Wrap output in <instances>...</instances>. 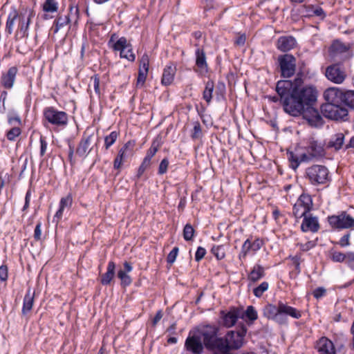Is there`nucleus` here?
<instances>
[{
  "mask_svg": "<svg viewBox=\"0 0 354 354\" xmlns=\"http://www.w3.org/2000/svg\"><path fill=\"white\" fill-rule=\"evenodd\" d=\"M277 95L267 97L273 102H279L286 113L294 117L301 115L305 108L314 106L318 92L313 85H304L303 74L297 73L293 81L279 80L276 85Z\"/></svg>",
  "mask_w": 354,
  "mask_h": 354,
  "instance_id": "1",
  "label": "nucleus"
},
{
  "mask_svg": "<svg viewBox=\"0 0 354 354\" xmlns=\"http://www.w3.org/2000/svg\"><path fill=\"white\" fill-rule=\"evenodd\" d=\"M263 314L268 319L280 325L288 324L287 316L294 319H299L301 317L299 310L281 301H278L277 305L268 304L265 306L263 308Z\"/></svg>",
  "mask_w": 354,
  "mask_h": 354,
  "instance_id": "2",
  "label": "nucleus"
},
{
  "mask_svg": "<svg viewBox=\"0 0 354 354\" xmlns=\"http://www.w3.org/2000/svg\"><path fill=\"white\" fill-rule=\"evenodd\" d=\"M246 332V327L242 326L237 330L228 331L224 337H219L218 341V354H232L231 353L232 350L240 348L243 344Z\"/></svg>",
  "mask_w": 354,
  "mask_h": 354,
  "instance_id": "3",
  "label": "nucleus"
},
{
  "mask_svg": "<svg viewBox=\"0 0 354 354\" xmlns=\"http://www.w3.org/2000/svg\"><path fill=\"white\" fill-rule=\"evenodd\" d=\"M305 177L314 186L326 185L330 180L328 168L321 165H313L307 167Z\"/></svg>",
  "mask_w": 354,
  "mask_h": 354,
  "instance_id": "4",
  "label": "nucleus"
},
{
  "mask_svg": "<svg viewBox=\"0 0 354 354\" xmlns=\"http://www.w3.org/2000/svg\"><path fill=\"white\" fill-rule=\"evenodd\" d=\"M306 152L301 155V161L309 162L324 156V144L313 137L308 138L304 147Z\"/></svg>",
  "mask_w": 354,
  "mask_h": 354,
  "instance_id": "5",
  "label": "nucleus"
},
{
  "mask_svg": "<svg viewBox=\"0 0 354 354\" xmlns=\"http://www.w3.org/2000/svg\"><path fill=\"white\" fill-rule=\"evenodd\" d=\"M323 115L333 120H346L348 110L342 104H324L321 106Z\"/></svg>",
  "mask_w": 354,
  "mask_h": 354,
  "instance_id": "6",
  "label": "nucleus"
},
{
  "mask_svg": "<svg viewBox=\"0 0 354 354\" xmlns=\"http://www.w3.org/2000/svg\"><path fill=\"white\" fill-rule=\"evenodd\" d=\"M45 119L51 124L64 127L68 123V115L64 111H58L54 107H47L44 111Z\"/></svg>",
  "mask_w": 354,
  "mask_h": 354,
  "instance_id": "7",
  "label": "nucleus"
},
{
  "mask_svg": "<svg viewBox=\"0 0 354 354\" xmlns=\"http://www.w3.org/2000/svg\"><path fill=\"white\" fill-rule=\"evenodd\" d=\"M313 207L311 196L307 194H302L293 206L292 213L295 218H300L308 214Z\"/></svg>",
  "mask_w": 354,
  "mask_h": 354,
  "instance_id": "8",
  "label": "nucleus"
},
{
  "mask_svg": "<svg viewBox=\"0 0 354 354\" xmlns=\"http://www.w3.org/2000/svg\"><path fill=\"white\" fill-rule=\"evenodd\" d=\"M281 76L286 78L292 77L296 71V59L290 54L281 55L278 58Z\"/></svg>",
  "mask_w": 354,
  "mask_h": 354,
  "instance_id": "9",
  "label": "nucleus"
},
{
  "mask_svg": "<svg viewBox=\"0 0 354 354\" xmlns=\"http://www.w3.org/2000/svg\"><path fill=\"white\" fill-rule=\"evenodd\" d=\"M328 221L331 227L336 229H348L354 227V218L346 212L339 215L328 216Z\"/></svg>",
  "mask_w": 354,
  "mask_h": 354,
  "instance_id": "10",
  "label": "nucleus"
},
{
  "mask_svg": "<svg viewBox=\"0 0 354 354\" xmlns=\"http://www.w3.org/2000/svg\"><path fill=\"white\" fill-rule=\"evenodd\" d=\"M216 329L214 327L207 326L202 331V337L205 346L214 350V354H218L219 346L218 341L219 338L216 337Z\"/></svg>",
  "mask_w": 354,
  "mask_h": 354,
  "instance_id": "11",
  "label": "nucleus"
},
{
  "mask_svg": "<svg viewBox=\"0 0 354 354\" xmlns=\"http://www.w3.org/2000/svg\"><path fill=\"white\" fill-rule=\"evenodd\" d=\"M301 115L308 122V123L314 127H319L323 125L324 120L314 106L305 108L301 111Z\"/></svg>",
  "mask_w": 354,
  "mask_h": 354,
  "instance_id": "12",
  "label": "nucleus"
},
{
  "mask_svg": "<svg viewBox=\"0 0 354 354\" xmlns=\"http://www.w3.org/2000/svg\"><path fill=\"white\" fill-rule=\"evenodd\" d=\"M324 96L327 102L326 104H344L346 91L336 87H331L324 91Z\"/></svg>",
  "mask_w": 354,
  "mask_h": 354,
  "instance_id": "13",
  "label": "nucleus"
},
{
  "mask_svg": "<svg viewBox=\"0 0 354 354\" xmlns=\"http://www.w3.org/2000/svg\"><path fill=\"white\" fill-rule=\"evenodd\" d=\"M114 50L120 52V57L125 58L129 61L133 62L136 56L132 52L131 46L127 43L125 37H120L113 46Z\"/></svg>",
  "mask_w": 354,
  "mask_h": 354,
  "instance_id": "14",
  "label": "nucleus"
},
{
  "mask_svg": "<svg viewBox=\"0 0 354 354\" xmlns=\"http://www.w3.org/2000/svg\"><path fill=\"white\" fill-rule=\"evenodd\" d=\"M325 75L328 80L335 84L342 83L346 77L345 72L338 64L328 66Z\"/></svg>",
  "mask_w": 354,
  "mask_h": 354,
  "instance_id": "15",
  "label": "nucleus"
},
{
  "mask_svg": "<svg viewBox=\"0 0 354 354\" xmlns=\"http://www.w3.org/2000/svg\"><path fill=\"white\" fill-rule=\"evenodd\" d=\"M16 24H17L16 37L18 39L20 32H22V18L16 10H14L8 15L6 27V32L8 34H12Z\"/></svg>",
  "mask_w": 354,
  "mask_h": 354,
  "instance_id": "16",
  "label": "nucleus"
},
{
  "mask_svg": "<svg viewBox=\"0 0 354 354\" xmlns=\"http://www.w3.org/2000/svg\"><path fill=\"white\" fill-rule=\"evenodd\" d=\"M185 348L193 354H201L203 351L201 339L196 335L187 337L185 342Z\"/></svg>",
  "mask_w": 354,
  "mask_h": 354,
  "instance_id": "17",
  "label": "nucleus"
},
{
  "mask_svg": "<svg viewBox=\"0 0 354 354\" xmlns=\"http://www.w3.org/2000/svg\"><path fill=\"white\" fill-rule=\"evenodd\" d=\"M315 348L318 354H336L333 342L326 337H321L317 342Z\"/></svg>",
  "mask_w": 354,
  "mask_h": 354,
  "instance_id": "18",
  "label": "nucleus"
},
{
  "mask_svg": "<svg viewBox=\"0 0 354 354\" xmlns=\"http://www.w3.org/2000/svg\"><path fill=\"white\" fill-rule=\"evenodd\" d=\"M222 324L227 328L233 326L240 317V310L232 308L228 312L221 311Z\"/></svg>",
  "mask_w": 354,
  "mask_h": 354,
  "instance_id": "19",
  "label": "nucleus"
},
{
  "mask_svg": "<svg viewBox=\"0 0 354 354\" xmlns=\"http://www.w3.org/2000/svg\"><path fill=\"white\" fill-rule=\"evenodd\" d=\"M263 244V241L259 239H255L253 242H251L249 239H247L242 245L241 251L239 255V259H245L250 251L254 252L258 251Z\"/></svg>",
  "mask_w": 354,
  "mask_h": 354,
  "instance_id": "20",
  "label": "nucleus"
},
{
  "mask_svg": "<svg viewBox=\"0 0 354 354\" xmlns=\"http://www.w3.org/2000/svg\"><path fill=\"white\" fill-rule=\"evenodd\" d=\"M304 220L301 225V229L303 232H316L319 229V224L318 219L316 216L312 214H306L303 216Z\"/></svg>",
  "mask_w": 354,
  "mask_h": 354,
  "instance_id": "21",
  "label": "nucleus"
},
{
  "mask_svg": "<svg viewBox=\"0 0 354 354\" xmlns=\"http://www.w3.org/2000/svg\"><path fill=\"white\" fill-rule=\"evenodd\" d=\"M93 139V136H84L78 145L76 149V153L82 158L86 157L88 153L91 151V144Z\"/></svg>",
  "mask_w": 354,
  "mask_h": 354,
  "instance_id": "22",
  "label": "nucleus"
},
{
  "mask_svg": "<svg viewBox=\"0 0 354 354\" xmlns=\"http://www.w3.org/2000/svg\"><path fill=\"white\" fill-rule=\"evenodd\" d=\"M131 144L130 142H127L118 151V154L114 160L113 167L115 169H120L122 162L127 158L128 156L131 155L132 149H130Z\"/></svg>",
  "mask_w": 354,
  "mask_h": 354,
  "instance_id": "23",
  "label": "nucleus"
},
{
  "mask_svg": "<svg viewBox=\"0 0 354 354\" xmlns=\"http://www.w3.org/2000/svg\"><path fill=\"white\" fill-rule=\"evenodd\" d=\"M297 44L296 39L292 36H282L277 40V48L282 52H287L294 48Z\"/></svg>",
  "mask_w": 354,
  "mask_h": 354,
  "instance_id": "24",
  "label": "nucleus"
},
{
  "mask_svg": "<svg viewBox=\"0 0 354 354\" xmlns=\"http://www.w3.org/2000/svg\"><path fill=\"white\" fill-rule=\"evenodd\" d=\"M72 203L73 198L71 194H68L66 196L62 198L59 203V208L54 216L53 222L58 223L62 218L64 209H69L71 207Z\"/></svg>",
  "mask_w": 354,
  "mask_h": 354,
  "instance_id": "25",
  "label": "nucleus"
},
{
  "mask_svg": "<svg viewBox=\"0 0 354 354\" xmlns=\"http://www.w3.org/2000/svg\"><path fill=\"white\" fill-rule=\"evenodd\" d=\"M123 265L124 270H120L118 272V277L121 281V285L124 287H126L129 286L132 282L131 278L128 274V273L132 271L133 268L131 265L127 261H125Z\"/></svg>",
  "mask_w": 354,
  "mask_h": 354,
  "instance_id": "26",
  "label": "nucleus"
},
{
  "mask_svg": "<svg viewBox=\"0 0 354 354\" xmlns=\"http://www.w3.org/2000/svg\"><path fill=\"white\" fill-rule=\"evenodd\" d=\"M17 73V68L15 66H12L8 69L6 73L2 75L1 81L4 88H12Z\"/></svg>",
  "mask_w": 354,
  "mask_h": 354,
  "instance_id": "27",
  "label": "nucleus"
},
{
  "mask_svg": "<svg viewBox=\"0 0 354 354\" xmlns=\"http://www.w3.org/2000/svg\"><path fill=\"white\" fill-rule=\"evenodd\" d=\"M115 264L113 261H109L107 266V271L103 274L100 279V283L106 286L111 283L115 276Z\"/></svg>",
  "mask_w": 354,
  "mask_h": 354,
  "instance_id": "28",
  "label": "nucleus"
},
{
  "mask_svg": "<svg viewBox=\"0 0 354 354\" xmlns=\"http://www.w3.org/2000/svg\"><path fill=\"white\" fill-rule=\"evenodd\" d=\"M176 73V67L173 65L167 66L162 73V84L168 86L170 85L174 81V77Z\"/></svg>",
  "mask_w": 354,
  "mask_h": 354,
  "instance_id": "29",
  "label": "nucleus"
},
{
  "mask_svg": "<svg viewBox=\"0 0 354 354\" xmlns=\"http://www.w3.org/2000/svg\"><path fill=\"white\" fill-rule=\"evenodd\" d=\"M265 276V268L259 265L256 264L252 268L248 274V279L252 282H256Z\"/></svg>",
  "mask_w": 354,
  "mask_h": 354,
  "instance_id": "30",
  "label": "nucleus"
},
{
  "mask_svg": "<svg viewBox=\"0 0 354 354\" xmlns=\"http://www.w3.org/2000/svg\"><path fill=\"white\" fill-rule=\"evenodd\" d=\"M196 64L199 68L200 72L202 73H206L207 71V64L203 50L198 48L196 51Z\"/></svg>",
  "mask_w": 354,
  "mask_h": 354,
  "instance_id": "31",
  "label": "nucleus"
},
{
  "mask_svg": "<svg viewBox=\"0 0 354 354\" xmlns=\"http://www.w3.org/2000/svg\"><path fill=\"white\" fill-rule=\"evenodd\" d=\"M344 142V135L342 133H338L331 137L328 142V148H334L336 151L341 149Z\"/></svg>",
  "mask_w": 354,
  "mask_h": 354,
  "instance_id": "32",
  "label": "nucleus"
},
{
  "mask_svg": "<svg viewBox=\"0 0 354 354\" xmlns=\"http://www.w3.org/2000/svg\"><path fill=\"white\" fill-rule=\"evenodd\" d=\"M214 88V82L212 80H208L205 84V90L203 93V97L207 104H209L212 100Z\"/></svg>",
  "mask_w": 354,
  "mask_h": 354,
  "instance_id": "33",
  "label": "nucleus"
},
{
  "mask_svg": "<svg viewBox=\"0 0 354 354\" xmlns=\"http://www.w3.org/2000/svg\"><path fill=\"white\" fill-rule=\"evenodd\" d=\"M68 19L69 23H73L76 24L79 20V9L77 6H71L69 9V12L66 15Z\"/></svg>",
  "mask_w": 354,
  "mask_h": 354,
  "instance_id": "34",
  "label": "nucleus"
},
{
  "mask_svg": "<svg viewBox=\"0 0 354 354\" xmlns=\"http://www.w3.org/2000/svg\"><path fill=\"white\" fill-rule=\"evenodd\" d=\"M211 252L218 260H221L225 257V250L223 245H214Z\"/></svg>",
  "mask_w": 354,
  "mask_h": 354,
  "instance_id": "35",
  "label": "nucleus"
},
{
  "mask_svg": "<svg viewBox=\"0 0 354 354\" xmlns=\"http://www.w3.org/2000/svg\"><path fill=\"white\" fill-rule=\"evenodd\" d=\"M68 19L67 18L66 15H60L57 18V19L55 21V32H57L61 28H63L64 26L69 24Z\"/></svg>",
  "mask_w": 354,
  "mask_h": 354,
  "instance_id": "36",
  "label": "nucleus"
},
{
  "mask_svg": "<svg viewBox=\"0 0 354 354\" xmlns=\"http://www.w3.org/2000/svg\"><path fill=\"white\" fill-rule=\"evenodd\" d=\"M34 300V292L30 293V290L28 291L25 299L24 301V310H30L33 304Z\"/></svg>",
  "mask_w": 354,
  "mask_h": 354,
  "instance_id": "37",
  "label": "nucleus"
},
{
  "mask_svg": "<svg viewBox=\"0 0 354 354\" xmlns=\"http://www.w3.org/2000/svg\"><path fill=\"white\" fill-rule=\"evenodd\" d=\"M21 133V129L19 127H13L6 133V138L8 140L12 141L15 138L20 136Z\"/></svg>",
  "mask_w": 354,
  "mask_h": 354,
  "instance_id": "38",
  "label": "nucleus"
},
{
  "mask_svg": "<svg viewBox=\"0 0 354 354\" xmlns=\"http://www.w3.org/2000/svg\"><path fill=\"white\" fill-rule=\"evenodd\" d=\"M195 230L194 227L189 223L186 224L183 229V238L186 241L192 240Z\"/></svg>",
  "mask_w": 354,
  "mask_h": 354,
  "instance_id": "39",
  "label": "nucleus"
},
{
  "mask_svg": "<svg viewBox=\"0 0 354 354\" xmlns=\"http://www.w3.org/2000/svg\"><path fill=\"white\" fill-rule=\"evenodd\" d=\"M8 122L11 126L16 124L20 125L21 121L19 115L14 111H10L8 114Z\"/></svg>",
  "mask_w": 354,
  "mask_h": 354,
  "instance_id": "40",
  "label": "nucleus"
},
{
  "mask_svg": "<svg viewBox=\"0 0 354 354\" xmlns=\"http://www.w3.org/2000/svg\"><path fill=\"white\" fill-rule=\"evenodd\" d=\"M118 136V133L116 131H112L109 136L104 138V147L106 149H108L111 145L114 144Z\"/></svg>",
  "mask_w": 354,
  "mask_h": 354,
  "instance_id": "41",
  "label": "nucleus"
},
{
  "mask_svg": "<svg viewBox=\"0 0 354 354\" xmlns=\"http://www.w3.org/2000/svg\"><path fill=\"white\" fill-rule=\"evenodd\" d=\"M269 284L266 281L262 282L259 286L253 290V293L257 297H261L268 290Z\"/></svg>",
  "mask_w": 354,
  "mask_h": 354,
  "instance_id": "42",
  "label": "nucleus"
},
{
  "mask_svg": "<svg viewBox=\"0 0 354 354\" xmlns=\"http://www.w3.org/2000/svg\"><path fill=\"white\" fill-rule=\"evenodd\" d=\"M43 8L46 12H53L57 10V3L55 0H46Z\"/></svg>",
  "mask_w": 354,
  "mask_h": 354,
  "instance_id": "43",
  "label": "nucleus"
},
{
  "mask_svg": "<svg viewBox=\"0 0 354 354\" xmlns=\"http://www.w3.org/2000/svg\"><path fill=\"white\" fill-rule=\"evenodd\" d=\"M344 105H346L354 109V91H346Z\"/></svg>",
  "mask_w": 354,
  "mask_h": 354,
  "instance_id": "44",
  "label": "nucleus"
},
{
  "mask_svg": "<svg viewBox=\"0 0 354 354\" xmlns=\"http://www.w3.org/2000/svg\"><path fill=\"white\" fill-rule=\"evenodd\" d=\"M331 50L336 53H344L348 51V48L341 42H335L331 46Z\"/></svg>",
  "mask_w": 354,
  "mask_h": 354,
  "instance_id": "45",
  "label": "nucleus"
},
{
  "mask_svg": "<svg viewBox=\"0 0 354 354\" xmlns=\"http://www.w3.org/2000/svg\"><path fill=\"white\" fill-rule=\"evenodd\" d=\"M288 160L290 162L291 167L295 170L299 167L300 162H302L301 161V156L298 158L293 153H290Z\"/></svg>",
  "mask_w": 354,
  "mask_h": 354,
  "instance_id": "46",
  "label": "nucleus"
},
{
  "mask_svg": "<svg viewBox=\"0 0 354 354\" xmlns=\"http://www.w3.org/2000/svg\"><path fill=\"white\" fill-rule=\"evenodd\" d=\"M202 136V130L201 124L198 122L194 123L193 132L192 133V138L193 139H198Z\"/></svg>",
  "mask_w": 354,
  "mask_h": 354,
  "instance_id": "47",
  "label": "nucleus"
},
{
  "mask_svg": "<svg viewBox=\"0 0 354 354\" xmlns=\"http://www.w3.org/2000/svg\"><path fill=\"white\" fill-rule=\"evenodd\" d=\"M346 255L340 252H332L331 259L335 262H343L346 259Z\"/></svg>",
  "mask_w": 354,
  "mask_h": 354,
  "instance_id": "48",
  "label": "nucleus"
},
{
  "mask_svg": "<svg viewBox=\"0 0 354 354\" xmlns=\"http://www.w3.org/2000/svg\"><path fill=\"white\" fill-rule=\"evenodd\" d=\"M246 317L250 320H256L257 319V313L252 306H250L245 310Z\"/></svg>",
  "mask_w": 354,
  "mask_h": 354,
  "instance_id": "49",
  "label": "nucleus"
},
{
  "mask_svg": "<svg viewBox=\"0 0 354 354\" xmlns=\"http://www.w3.org/2000/svg\"><path fill=\"white\" fill-rule=\"evenodd\" d=\"M149 58L147 54L142 55L140 62V68L141 70L149 71Z\"/></svg>",
  "mask_w": 354,
  "mask_h": 354,
  "instance_id": "50",
  "label": "nucleus"
},
{
  "mask_svg": "<svg viewBox=\"0 0 354 354\" xmlns=\"http://www.w3.org/2000/svg\"><path fill=\"white\" fill-rule=\"evenodd\" d=\"M178 252V248L175 247L173 248V250L169 253L167 257V261L169 264H172L177 257Z\"/></svg>",
  "mask_w": 354,
  "mask_h": 354,
  "instance_id": "51",
  "label": "nucleus"
},
{
  "mask_svg": "<svg viewBox=\"0 0 354 354\" xmlns=\"http://www.w3.org/2000/svg\"><path fill=\"white\" fill-rule=\"evenodd\" d=\"M148 71L139 69L138 77L137 79V86L143 85L145 82Z\"/></svg>",
  "mask_w": 354,
  "mask_h": 354,
  "instance_id": "52",
  "label": "nucleus"
},
{
  "mask_svg": "<svg viewBox=\"0 0 354 354\" xmlns=\"http://www.w3.org/2000/svg\"><path fill=\"white\" fill-rule=\"evenodd\" d=\"M169 165V161L167 158H164L160 163L158 167V174L162 175L167 172Z\"/></svg>",
  "mask_w": 354,
  "mask_h": 354,
  "instance_id": "53",
  "label": "nucleus"
},
{
  "mask_svg": "<svg viewBox=\"0 0 354 354\" xmlns=\"http://www.w3.org/2000/svg\"><path fill=\"white\" fill-rule=\"evenodd\" d=\"M160 147V145L158 142L153 141L151 147L147 151V153L149 154L151 156H154V155L156 153V152L158 151Z\"/></svg>",
  "mask_w": 354,
  "mask_h": 354,
  "instance_id": "54",
  "label": "nucleus"
},
{
  "mask_svg": "<svg viewBox=\"0 0 354 354\" xmlns=\"http://www.w3.org/2000/svg\"><path fill=\"white\" fill-rule=\"evenodd\" d=\"M91 81L93 82V88L96 94H100V78L97 75H94L91 77Z\"/></svg>",
  "mask_w": 354,
  "mask_h": 354,
  "instance_id": "55",
  "label": "nucleus"
},
{
  "mask_svg": "<svg viewBox=\"0 0 354 354\" xmlns=\"http://www.w3.org/2000/svg\"><path fill=\"white\" fill-rule=\"evenodd\" d=\"M206 254V250L203 247H198L195 254V260L196 261H201Z\"/></svg>",
  "mask_w": 354,
  "mask_h": 354,
  "instance_id": "56",
  "label": "nucleus"
},
{
  "mask_svg": "<svg viewBox=\"0 0 354 354\" xmlns=\"http://www.w3.org/2000/svg\"><path fill=\"white\" fill-rule=\"evenodd\" d=\"M8 279V268L6 266L2 265L0 266V280L2 281H6Z\"/></svg>",
  "mask_w": 354,
  "mask_h": 354,
  "instance_id": "57",
  "label": "nucleus"
},
{
  "mask_svg": "<svg viewBox=\"0 0 354 354\" xmlns=\"http://www.w3.org/2000/svg\"><path fill=\"white\" fill-rule=\"evenodd\" d=\"M349 238H350V234H346L345 235H344L339 240V244L342 246V247H346V246H348L350 245V241H349Z\"/></svg>",
  "mask_w": 354,
  "mask_h": 354,
  "instance_id": "58",
  "label": "nucleus"
},
{
  "mask_svg": "<svg viewBox=\"0 0 354 354\" xmlns=\"http://www.w3.org/2000/svg\"><path fill=\"white\" fill-rule=\"evenodd\" d=\"M326 293V290L324 288H316L313 292V295L316 299H319L322 297Z\"/></svg>",
  "mask_w": 354,
  "mask_h": 354,
  "instance_id": "59",
  "label": "nucleus"
},
{
  "mask_svg": "<svg viewBox=\"0 0 354 354\" xmlns=\"http://www.w3.org/2000/svg\"><path fill=\"white\" fill-rule=\"evenodd\" d=\"M300 249L304 252L308 251L315 246V244L312 241H308L304 244H300Z\"/></svg>",
  "mask_w": 354,
  "mask_h": 354,
  "instance_id": "60",
  "label": "nucleus"
},
{
  "mask_svg": "<svg viewBox=\"0 0 354 354\" xmlns=\"http://www.w3.org/2000/svg\"><path fill=\"white\" fill-rule=\"evenodd\" d=\"M245 40H246V38H245V35H241L237 37V38L234 41V44L236 46H243L245 44Z\"/></svg>",
  "mask_w": 354,
  "mask_h": 354,
  "instance_id": "61",
  "label": "nucleus"
},
{
  "mask_svg": "<svg viewBox=\"0 0 354 354\" xmlns=\"http://www.w3.org/2000/svg\"><path fill=\"white\" fill-rule=\"evenodd\" d=\"M41 223H38L35 229L34 237L36 240H39L41 239Z\"/></svg>",
  "mask_w": 354,
  "mask_h": 354,
  "instance_id": "62",
  "label": "nucleus"
},
{
  "mask_svg": "<svg viewBox=\"0 0 354 354\" xmlns=\"http://www.w3.org/2000/svg\"><path fill=\"white\" fill-rule=\"evenodd\" d=\"M40 143H41L40 154H41V156H44L46 152V150L47 143H46L45 139L42 137H41V138H40Z\"/></svg>",
  "mask_w": 354,
  "mask_h": 354,
  "instance_id": "63",
  "label": "nucleus"
},
{
  "mask_svg": "<svg viewBox=\"0 0 354 354\" xmlns=\"http://www.w3.org/2000/svg\"><path fill=\"white\" fill-rule=\"evenodd\" d=\"M313 13L315 15L321 17L323 19L325 17L324 12L322 8H317L313 10Z\"/></svg>",
  "mask_w": 354,
  "mask_h": 354,
  "instance_id": "64",
  "label": "nucleus"
}]
</instances>
